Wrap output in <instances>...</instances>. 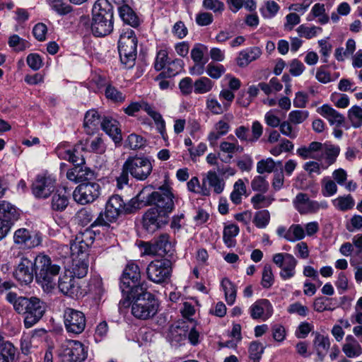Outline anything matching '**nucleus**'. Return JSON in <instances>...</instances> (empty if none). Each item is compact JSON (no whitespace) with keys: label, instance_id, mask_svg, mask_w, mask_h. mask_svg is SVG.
<instances>
[{"label":"nucleus","instance_id":"obj_26","mask_svg":"<svg viewBox=\"0 0 362 362\" xmlns=\"http://www.w3.org/2000/svg\"><path fill=\"white\" fill-rule=\"evenodd\" d=\"M317 112L327 119L331 125L341 126L344 122L343 115L337 112L329 105H323L318 107Z\"/></svg>","mask_w":362,"mask_h":362},{"label":"nucleus","instance_id":"obj_7","mask_svg":"<svg viewBox=\"0 0 362 362\" xmlns=\"http://www.w3.org/2000/svg\"><path fill=\"white\" fill-rule=\"evenodd\" d=\"M125 214V204L119 195H113L108 199L105 210L100 212L92 226L108 227L110 223L115 222L118 217Z\"/></svg>","mask_w":362,"mask_h":362},{"label":"nucleus","instance_id":"obj_15","mask_svg":"<svg viewBox=\"0 0 362 362\" xmlns=\"http://www.w3.org/2000/svg\"><path fill=\"white\" fill-rule=\"evenodd\" d=\"M64 323L68 333L79 334L86 328V316L79 310L67 308L64 312Z\"/></svg>","mask_w":362,"mask_h":362},{"label":"nucleus","instance_id":"obj_34","mask_svg":"<svg viewBox=\"0 0 362 362\" xmlns=\"http://www.w3.org/2000/svg\"><path fill=\"white\" fill-rule=\"evenodd\" d=\"M229 141H223L220 143V151L228 154L229 159L233 157V154L243 151V147L239 145L237 139L233 135L228 137Z\"/></svg>","mask_w":362,"mask_h":362},{"label":"nucleus","instance_id":"obj_31","mask_svg":"<svg viewBox=\"0 0 362 362\" xmlns=\"http://www.w3.org/2000/svg\"><path fill=\"white\" fill-rule=\"evenodd\" d=\"M151 189L152 186L151 185L144 187L136 197L132 199L127 204H125V214H131L143 206H146L147 204L142 199H147V193Z\"/></svg>","mask_w":362,"mask_h":362},{"label":"nucleus","instance_id":"obj_44","mask_svg":"<svg viewBox=\"0 0 362 362\" xmlns=\"http://www.w3.org/2000/svg\"><path fill=\"white\" fill-rule=\"evenodd\" d=\"M239 233V228L235 224H230L226 226L223 229V239L224 243L228 247H233L235 245L234 238L238 235Z\"/></svg>","mask_w":362,"mask_h":362},{"label":"nucleus","instance_id":"obj_16","mask_svg":"<svg viewBox=\"0 0 362 362\" xmlns=\"http://www.w3.org/2000/svg\"><path fill=\"white\" fill-rule=\"evenodd\" d=\"M272 261L281 269L279 276L282 280H288L296 275L298 261L291 254L286 252L274 254Z\"/></svg>","mask_w":362,"mask_h":362},{"label":"nucleus","instance_id":"obj_56","mask_svg":"<svg viewBox=\"0 0 362 362\" xmlns=\"http://www.w3.org/2000/svg\"><path fill=\"white\" fill-rule=\"evenodd\" d=\"M251 188L254 191L265 193L269 189V183L263 176H256L251 182Z\"/></svg>","mask_w":362,"mask_h":362},{"label":"nucleus","instance_id":"obj_2","mask_svg":"<svg viewBox=\"0 0 362 362\" xmlns=\"http://www.w3.org/2000/svg\"><path fill=\"white\" fill-rule=\"evenodd\" d=\"M153 165L147 157L129 156L124 163L122 173L117 178L120 189L129 183V175L136 180L144 181L151 174Z\"/></svg>","mask_w":362,"mask_h":362},{"label":"nucleus","instance_id":"obj_57","mask_svg":"<svg viewBox=\"0 0 362 362\" xmlns=\"http://www.w3.org/2000/svg\"><path fill=\"white\" fill-rule=\"evenodd\" d=\"M8 44L14 50L21 52L25 50L28 47V42L20 37L18 35H13L8 38Z\"/></svg>","mask_w":362,"mask_h":362},{"label":"nucleus","instance_id":"obj_5","mask_svg":"<svg viewBox=\"0 0 362 362\" xmlns=\"http://www.w3.org/2000/svg\"><path fill=\"white\" fill-rule=\"evenodd\" d=\"M137 39L134 31L123 28L118 41L120 60L127 67H132L136 57Z\"/></svg>","mask_w":362,"mask_h":362},{"label":"nucleus","instance_id":"obj_24","mask_svg":"<svg viewBox=\"0 0 362 362\" xmlns=\"http://www.w3.org/2000/svg\"><path fill=\"white\" fill-rule=\"evenodd\" d=\"M113 30V20L92 16L91 30L96 37H104Z\"/></svg>","mask_w":362,"mask_h":362},{"label":"nucleus","instance_id":"obj_14","mask_svg":"<svg viewBox=\"0 0 362 362\" xmlns=\"http://www.w3.org/2000/svg\"><path fill=\"white\" fill-rule=\"evenodd\" d=\"M295 209L300 214H316L320 210H326L328 203L325 200L316 201L309 198L306 193H298L293 200Z\"/></svg>","mask_w":362,"mask_h":362},{"label":"nucleus","instance_id":"obj_61","mask_svg":"<svg viewBox=\"0 0 362 362\" xmlns=\"http://www.w3.org/2000/svg\"><path fill=\"white\" fill-rule=\"evenodd\" d=\"M264 351V347L261 343L253 341L249 346L250 358L255 362H258Z\"/></svg>","mask_w":362,"mask_h":362},{"label":"nucleus","instance_id":"obj_53","mask_svg":"<svg viewBox=\"0 0 362 362\" xmlns=\"http://www.w3.org/2000/svg\"><path fill=\"white\" fill-rule=\"evenodd\" d=\"M337 192V183L326 177L322 180V194L325 197H329L334 195Z\"/></svg>","mask_w":362,"mask_h":362},{"label":"nucleus","instance_id":"obj_21","mask_svg":"<svg viewBox=\"0 0 362 362\" xmlns=\"http://www.w3.org/2000/svg\"><path fill=\"white\" fill-rule=\"evenodd\" d=\"M249 313L253 320L262 319L265 321L272 315L273 308L269 300L259 299L251 305Z\"/></svg>","mask_w":362,"mask_h":362},{"label":"nucleus","instance_id":"obj_38","mask_svg":"<svg viewBox=\"0 0 362 362\" xmlns=\"http://www.w3.org/2000/svg\"><path fill=\"white\" fill-rule=\"evenodd\" d=\"M118 11L120 18L125 23L134 28L139 25L137 16L129 5L122 4L119 6Z\"/></svg>","mask_w":362,"mask_h":362},{"label":"nucleus","instance_id":"obj_50","mask_svg":"<svg viewBox=\"0 0 362 362\" xmlns=\"http://www.w3.org/2000/svg\"><path fill=\"white\" fill-rule=\"evenodd\" d=\"M322 30V29L320 27L315 25L308 27L305 25H300L296 29L298 35L306 39H311L315 37L318 33H321Z\"/></svg>","mask_w":362,"mask_h":362},{"label":"nucleus","instance_id":"obj_12","mask_svg":"<svg viewBox=\"0 0 362 362\" xmlns=\"http://www.w3.org/2000/svg\"><path fill=\"white\" fill-rule=\"evenodd\" d=\"M144 254L148 255H160L172 257L174 253V246L167 233L160 235L152 242L144 243Z\"/></svg>","mask_w":362,"mask_h":362},{"label":"nucleus","instance_id":"obj_54","mask_svg":"<svg viewBox=\"0 0 362 362\" xmlns=\"http://www.w3.org/2000/svg\"><path fill=\"white\" fill-rule=\"evenodd\" d=\"M274 283V276L272 266L270 264H265L262 270L261 285L264 288H269Z\"/></svg>","mask_w":362,"mask_h":362},{"label":"nucleus","instance_id":"obj_17","mask_svg":"<svg viewBox=\"0 0 362 362\" xmlns=\"http://www.w3.org/2000/svg\"><path fill=\"white\" fill-rule=\"evenodd\" d=\"M100 194V187L98 183L84 182L76 187L73 198L78 204H86L94 202Z\"/></svg>","mask_w":362,"mask_h":362},{"label":"nucleus","instance_id":"obj_55","mask_svg":"<svg viewBox=\"0 0 362 362\" xmlns=\"http://www.w3.org/2000/svg\"><path fill=\"white\" fill-rule=\"evenodd\" d=\"M275 167L276 163L272 158L262 159L257 163V172L259 174L271 173Z\"/></svg>","mask_w":362,"mask_h":362},{"label":"nucleus","instance_id":"obj_58","mask_svg":"<svg viewBox=\"0 0 362 362\" xmlns=\"http://www.w3.org/2000/svg\"><path fill=\"white\" fill-rule=\"evenodd\" d=\"M50 6L59 15H66L72 11V7L62 0H47Z\"/></svg>","mask_w":362,"mask_h":362},{"label":"nucleus","instance_id":"obj_39","mask_svg":"<svg viewBox=\"0 0 362 362\" xmlns=\"http://www.w3.org/2000/svg\"><path fill=\"white\" fill-rule=\"evenodd\" d=\"M204 180H205V184L207 182L216 194H221L225 188L224 180L219 177L216 171H209Z\"/></svg>","mask_w":362,"mask_h":362},{"label":"nucleus","instance_id":"obj_11","mask_svg":"<svg viewBox=\"0 0 362 362\" xmlns=\"http://www.w3.org/2000/svg\"><path fill=\"white\" fill-rule=\"evenodd\" d=\"M172 273V262L168 259L151 261L146 268L148 279L156 284H161L170 279Z\"/></svg>","mask_w":362,"mask_h":362},{"label":"nucleus","instance_id":"obj_63","mask_svg":"<svg viewBox=\"0 0 362 362\" xmlns=\"http://www.w3.org/2000/svg\"><path fill=\"white\" fill-rule=\"evenodd\" d=\"M308 115L306 110H293L288 114V120L295 124H301L307 119Z\"/></svg>","mask_w":362,"mask_h":362},{"label":"nucleus","instance_id":"obj_32","mask_svg":"<svg viewBox=\"0 0 362 362\" xmlns=\"http://www.w3.org/2000/svg\"><path fill=\"white\" fill-rule=\"evenodd\" d=\"M144 111L154 121L156 129L160 134L162 138L164 140H167L168 136L165 129V122L163 119L162 115L151 105H146L144 106Z\"/></svg>","mask_w":362,"mask_h":362},{"label":"nucleus","instance_id":"obj_1","mask_svg":"<svg viewBox=\"0 0 362 362\" xmlns=\"http://www.w3.org/2000/svg\"><path fill=\"white\" fill-rule=\"evenodd\" d=\"M5 298L13 305L18 314L23 316V324L26 328H30L37 324L45 313V303L37 297L28 298L8 291L6 293Z\"/></svg>","mask_w":362,"mask_h":362},{"label":"nucleus","instance_id":"obj_40","mask_svg":"<svg viewBox=\"0 0 362 362\" xmlns=\"http://www.w3.org/2000/svg\"><path fill=\"white\" fill-rule=\"evenodd\" d=\"M339 152L340 148L339 146L325 144L322 153L319 155L322 156V160L325 159L327 165H331L336 161Z\"/></svg>","mask_w":362,"mask_h":362},{"label":"nucleus","instance_id":"obj_45","mask_svg":"<svg viewBox=\"0 0 362 362\" xmlns=\"http://www.w3.org/2000/svg\"><path fill=\"white\" fill-rule=\"evenodd\" d=\"M246 193V187L241 179L238 180L234 185L233 190L230 194V199L231 201L235 204H238L242 201V196Z\"/></svg>","mask_w":362,"mask_h":362},{"label":"nucleus","instance_id":"obj_20","mask_svg":"<svg viewBox=\"0 0 362 362\" xmlns=\"http://www.w3.org/2000/svg\"><path fill=\"white\" fill-rule=\"evenodd\" d=\"M14 243L21 247L33 248L42 243L41 235L38 233H31L26 228L18 229L13 235Z\"/></svg>","mask_w":362,"mask_h":362},{"label":"nucleus","instance_id":"obj_30","mask_svg":"<svg viewBox=\"0 0 362 362\" xmlns=\"http://www.w3.org/2000/svg\"><path fill=\"white\" fill-rule=\"evenodd\" d=\"M101 128L112 137L115 143L122 141L121 131L118 127L117 120L111 117H104L101 123Z\"/></svg>","mask_w":362,"mask_h":362},{"label":"nucleus","instance_id":"obj_13","mask_svg":"<svg viewBox=\"0 0 362 362\" xmlns=\"http://www.w3.org/2000/svg\"><path fill=\"white\" fill-rule=\"evenodd\" d=\"M94 238L91 231L85 230L78 233L74 240L70 242V246H64V248L69 250L72 258H86L89 247L93 244Z\"/></svg>","mask_w":362,"mask_h":362},{"label":"nucleus","instance_id":"obj_60","mask_svg":"<svg viewBox=\"0 0 362 362\" xmlns=\"http://www.w3.org/2000/svg\"><path fill=\"white\" fill-rule=\"evenodd\" d=\"M233 118L232 115H226L223 119L219 120L214 125V129L219 132L222 136L226 135L230 130L228 122Z\"/></svg>","mask_w":362,"mask_h":362},{"label":"nucleus","instance_id":"obj_51","mask_svg":"<svg viewBox=\"0 0 362 362\" xmlns=\"http://www.w3.org/2000/svg\"><path fill=\"white\" fill-rule=\"evenodd\" d=\"M270 221V213L268 210L264 209L255 213L253 218V223L258 228H266Z\"/></svg>","mask_w":362,"mask_h":362},{"label":"nucleus","instance_id":"obj_64","mask_svg":"<svg viewBox=\"0 0 362 362\" xmlns=\"http://www.w3.org/2000/svg\"><path fill=\"white\" fill-rule=\"evenodd\" d=\"M225 68L223 65L221 64H214L213 63H209L206 66V73L212 78L218 79L225 72Z\"/></svg>","mask_w":362,"mask_h":362},{"label":"nucleus","instance_id":"obj_23","mask_svg":"<svg viewBox=\"0 0 362 362\" xmlns=\"http://www.w3.org/2000/svg\"><path fill=\"white\" fill-rule=\"evenodd\" d=\"M189 326L187 322H178L176 325L170 326L167 338L173 346L180 345L187 339Z\"/></svg>","mask_w":362,"mask_h":362},{"label":"nucleus","instance_id":"obj_48","mask_svg":"<svg viewBox=\"0 0 362 362\" xmlns=\"http://www.w3.org/2000/svg\"><path fill=\"white\" fill-rule=\"evenodd\" d=\"M305 236L304 228L299 224H293L288 228L286 240L289 242H296L303 239Z\"/></svg>","mask_w":362,"mask_h":362},{"label":"nucleus","instance_id":"obj_29","mask_svg":"<svg viewBox=\"0 0 362 362\" xmlns=\"http://www.w3.org/2000/svg\"><path fill=\"white\" fill-rule=\"evenodd\" d=\"M101 118L98 112L95 110H89L84 117V128L87 134H93L99 129L102 123Z\"/></svg>","mask_w":362,"mask_h":362},{"label":"nucleus","instance_id":"obj_59","mask_svg":"<svg viewBox=\"0 0 362 362\" xmlns=\"http://www.w3.org/2000/svg\"><path fill=\"white\" fill-rule=\"evenodd\" d=\"M145 142L142 136L136 134L129 135L126 140L127 146L133 150L142 148L145 146Z\"/></svg>","mask_w":362,"mask_h":362},{"label":"nucleus","instance_id":"obj_3","mask_svg":"<svg viewBox=\"0 0 362 362\" xmlns=\"http://www.w3.org/2000/svg\"><path fill=\"white\" fill-rule=\"evenodd\" d=\"M35 277L44 291H51L55 286V277L59 274L61 267L52 262L46 255L40 254L34 257Z\"/></svg>","mask_w":362,"mask_h":362},{"label":"nucleus","instance_id":"obj_25","mask_svg":"<svg viewBox=\"0 0 362 362\" xmlns=\"http://www.w3.org/2000/svg\"><path fill=\"white\" fill-rule=\"evenodd\" d=\"M313 346L317 355V361H323L330 348L329 338L317 332L313 341Z\"/></svg>","mask_w":362,"mask_h":362},{"label":"nucleus","instance_id":"obj_49","mask_svg":"<svg viewBox=\"0 0 362 362\" xmlns=\"http://www.w3.org/2000/svg\"><path fill=\"white\" fill-rule=\"evenodd\" d=\"M348 118L354 128H359L362 125V108L355 105L348 111Z\"/></svg>","mask_w":362,"mask_h":362},{"label":"nucleus","instance_id":"obj_6","mask_svg":"<svg viewBox=\"0 0 362 362\" xmlns=\"http://www.w3.org/2000/svg\"><path fill=\"white\" fill-rule=\"evenodd\" d=\"M175 197L168 185L160 186L157 191L147 193L146 204L155 205L160 212L168 216L174 209ZM144 201V199H142Z\"/></svg>","mask_w":362,"mask_h":362},{"label":"nucleus","instance_id":"obj_52","mask_svg":"<svg viewBox=\"0 0 362 362\" xmlns=\"http://www.w3.org/2000/svg\"><path fill=\"white\" fill-rule=\"evenodd\" d=\"M183 65L184 62L182 59H174L167 64L166 69L162 74L167 77L175 76L182 71Z\"/></svg>","mask_w":362,"mask_h":362},{"label":"nucleus","instance_id":"obj_9","mask_svg":"<svg viewBox=\"0 0 362 362\" xmlns=\"http://www.w3.org/2000/svg\"><path fill=\"white\" fill-rule=\"evenodd\" d=\"M59 356L62 362H83L88 356V350L81 341L68 340L62 345Z\"/></svg>","mask_w":362,"mask_h":362},{"label":"nucleus","instance_id":"obj_18","mask_svg":"<svg viewBox=\"0 0 362 362\" xmlns=\"http://www.w3.org/2000/svg\"><path fill=\"white\" fill-rule=\"evenodd\" d=\"M34 257L22 256L13 272L14 278L22 284L28 285L33 280L35 273Z\"/></svg>","mask_w":362,"mask_h":362},{"label":"nucleus","instance_id":"obj_28","mask_svg":"<svg viewBox=\"0 0 362 362\" xmlns=\"http://www.w3.org/2000/svg\"><path fill=\"white\" fill-rule=\"evenodd\" d=\"M92 16L113 20V10L108 0H97L92 9Z\"/></svg>","mask_w":362,"mask_h":362},{"label":"nucleus","instance_id":"obj_22","mask_svg":"<svg viewBox=\"0 0 362 362\" xmlns=\"http://www.w3.org/2000/svg\"><path fill=\"white\" fill-rule=\"evenodd\" d=\"M58 288L64 294L74 297L78 293L79 284L71 273L65 270L59 278Z\"/></svg>","mask_w":362,"mask_h":362},{"label":"nucleus","instance_id":"obj_10","mask_svg":"<svg viewBox=\"0 0 362 362\" xmlns=\"http://www.w3.org/2000/svg\"><path fill=\"white\" fill-rule=\"evenodd\" d=\"M57 187V178L45 173L37 175L31 186L33 194L37 199H45L50 197Z\"/></svg>","mask_w":362,"mask_h":362},{"label":"nucleus","instance_id":"obj_8","mask_svg":"<svg viewBox=\"0 0 362 362\" xmlns=\"http://www.w3.org/2000/svg\"><path fill=\"white\" fill-rule=\"evenodd\" d=\"M140 279L141 273L139 266L134 262L128 263L120 279V288L122 293L129 295L146 289L144 284H139Z\"/></svg>","mask_w":362,"mask_h":362},{"label":"nucleus","instance_id":"obj_43","mask_svg":"<svg viewBox=\"0 0 362 362\" xmlns=\"http://www.w3.org/2000/svg\"><path fill=\"white\" fill-rule=\"evenodd\" d=\"M221 286L225 293L226 300L228 304L233 305L236 298V289L233 284L227 278L223 279Z\"/></svg>","mask_w":362,"mask_h":362},{"label":"nucleus","instance_id":"obj_62","mask_svg":"<svg viewBox=\"0 0 362 362\" xmlns=\"http://www.w3.org/2000/svg\"><path fill=\"white\" fill-rule=\"evenodd\" d=\"M206 107L213 114L220 115L228 110L223 103H220L216 98H208L206 100Z\"/></svg>","mask_w":362,"mask_h":362},{"label":"nucleus","instance_id":"obj_33","mask_svg":"<svg viewBox=\"0 0 362 362\" xmlns=\"http://www.w3.org/2000/svg\"><path fill=\"white\" fill-rule=\"evenodd\" d=\"M18 218V213L15 206L7 201H0V219L13 224Z\"/></svg>","mask_w":362,"mask_h":362},{"label":"nucleus","instance_id":"obj_42","mask_svg":"<svg viewBox=\"0 0 362 362\" xmlns=\"http://www.w3.org/2000/svg\"><path fill=\"white\" fill-rule=\"evenodd\" d=\"M189 191L200 194L204 196L210 195V189L205 185V180H202V185H200L199 180L197 177H193L187 183Z\"/></svg>","mask_w":362,"mask_h":362},{"label":"nucleus","instance_id":"obj_19","mask_svg":"<svg viewBox=\"0 0 362 362\" xmlns=\"http://www.w3.org/2000/svg\"><path fill=\"white\" fill-rule=\"evenodd\" d=\"M168 217L158 209H149L144 215L143 226L146 230L152 233L168 223Z\"/></svg>","mask_w":362,"mask_h":362},{"label":"nucleus","instance_id":"obj_46","mask_svg":"<svg viewBox=\"0 0 362 362\" xmlns=\"http://www.w3.org/2000/svg\"><path fill=\"white\" fill-rule=\"evenodd\" d=\"M263 193L257 194L251 198V203L254 209H259L261 208L268 207L274 202V198L272 196H265Z\"/></svg>","mask_w":362,"mask_h":362},{"label":"nucleus","instance_id":"obj_47","mask_svg":"<svg viewBox=\"0 0 362 362\" xmlns=\"http://www.w3.org/2000/svg\"><path fill=\"white\" fill-rule=\"evenodd\" d=\"M214 86V83L207 77H201L194 83V93L197 94H204L209 92Z\"/></svg>","mask_w":362,"mask_h":362},{"label":"nucleus","instance_id":"obj_35","mask_svg":"<svg viewBox=\"0 0 362 362\" xmlns=\"http://www.w3.org/2000/svg\"><path fill=\"white\" fill-rule=\"evenodd\" d=\"M71 269L66 270L71 273L72 276L81 279L86 276L88 271V262L86 258H72Z\"/></svg>","mask_w":362,"mask_h":362},{"label":"nucleus","instance_id":"obj_36","mask_svg":"<svg viewBox=\"0 0 362 362\" xmlns=\"http://www.w3.org/2000/svg\"><path fill=\"white\" fill-rule=\"evenodd\" d=\"M262 52L258 47H253L241 51L237 57V64L240 67L247 66L250 62L258 59Z\"/></svg>","mask_w":362,"mask_h":362},{"label":"nucleus","instance_id":"obj_4","mask_svg":"<svg viewBox=\"0 0 362 362\" xmlns=\"http://www.w3.org/2000/svg\"><path fill=\"white\" fill-rule=\"evenodd\" d=\"M127 296L133 298L132 313L136 318L145 320L152 318L157 313L158 302L146 288Z\"/></svg>","mask_w":362,"mask_h":362},{"label":"nucleus","instance_id":"obj_27","mask_svg":"<svg viewBox=\"0 0 362 362\" xmlns=\"http://www.w3.org/2000/svg\"><path fill=\"white\" fill-rule=\"evenodd\" d=\"M342 351L348 358H357L362 354V346L352 335L346 336Z\"/></svg>","mask_w":362,"mask_h":362},{"label":"nucleus","instance_id":"obj_37","mask_svg":"<svg viewBox=\"0 0 362 362\" xmlns=\"http://www.w3.org/2000/svg\"><path fill=\"white\" fill-rule=\"evenodd\" d=\"M69 205V197L65 191H57L51 199V209L57 212L64 211Z\"/></svg>","mask_w":362,"mask_h":362},{"label":"nucleus","instance_id":"obj_41","mask_svg":"<svg viewBox=\"0 0 362 362\" xmlns=\"http://www.w3.org/2000/svg\"><path fill=\"white\" fill-rule=\"evenodd\" d=\"M355 202L351 194L339 196L332 200L333 206L338 210L346 211L351 209L354 206Z\"/></svg>","mask_w":362,"mask_h":362}]
</instances>
